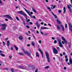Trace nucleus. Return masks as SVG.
<instances>
[{"label":"nucleus","mask_w":72,"mask_h":72,"mask_svg":"<svg viewBox=\"0 0 72 72\" xmlns=\"http://www.w3.org/2000/svg\"><path fill=\"white\" fill-rule=\"evenodd\" d=\"M0 26H2L1 27V30L3 31L6 30V27L7 26V25L6 23L2 24L0 25Z\"/></svg>","instance_id":"1"},{"label":"nucleus","mask_w":72,"mask_h":72,"mask_svg":"<svg viewBox=\"0 0 72 72\" xmlns=\"http://www.w3.org/2000/svg\"><path fill=\"white\" fill-rule=\"evenodd\" d=\"M17 13H19V14H21V15L25 17L26 19V22H27V15L26 14L24 13L22 11H20L19 12H17Z\"/></svg>","instance_id":"2"},{"label":"nucleus","mask_w":72,"mask_h":72,"mask_svg":"<svg viewBox=\"0 0 72 72\" xmlns=\"http://www.w3.org/2000/svg\"><path fill=\"white\" fill-rule=\"evenodd\" d=\"M46 54V58L47 59V61L48 62L50 63V59H49V55L48 53L46 52L45 53Z\"/></svg>","instance_id":"3"},{"label":"nucleus","mask_w":72,"mask_h":72,"mask_svg":"<svg viewBox=\"0 0 72 72\" xmlns=\"http://www.w3.org/2000/svg\"><path fill=\"white\" fill-rule=\"evenodd\" d=\"M27 13L28 14L29 16L31 17V18H35V16H32V14H33V12H27Z\"/></svg>","instance_id":"4"},{"label":"nucleus","mask_w":72,"mask_h":72,"mask_svg":"<svg viewBox=\"0 0 72 72\" xmlns=\"http://www.w3.org/2000/svg\"><path fill=\"white\" fill-rule=\"evenodd\" d=\"M3 17H7L8 19H10V20H13V18L10 16V15H5L3 16Z\"/></svg>","instance_id":"5"},{"label":"nucleus","mask_w":72,"mask_h":72,"mask_svg":"<svg viewBox=\"0 0 72 72\" xmlns=\"http://www.w3.org/2000/svg\"><path fill=\"white\" fill-rule=\"evenodd\" d=\"M53 51L54 53V54H57L58 53V50L55 49L54 48H53Z\"/></svg>","instance_id":"6"},{"label":"nucleus","mask_w":72,"mask_h":72,"mask_svg":"<svg viewBox=\"0 0 72 72\" xmlns=\"http://www.w3.org/2000/svg\"><path fill=\"white\" fill-rule=\"evenodd\" d=\"M58 43L59 44V46L60 47V48H62L63 47V45L62 44L61 42V41H60V39L58 40Z\"/></svg>","instance_id":"7"},{"label":"nucleus","mask_w":72,"mask_h":72,"mask_svg":"<svg viewBox=\"0 0 72 72\" xmlns=\"http://www.w3.org/2000/svg\"><path fill=\"white\" fill-rule=\"evenodd\" d=\"M28 67H31L32 69H35V66L32 65H29L28 66Z\"/></svg>","instance_id":"8"},{"label":"nucleus","mask_w":72,"mask_h":72,"mask_svg":"<svg viewBox=\"0 0 72 72\" xmlns=\"http://www.w3.org/2000/svg\"><path fill=\"white\" fill-rule=\"evenodd\" d=\"M69 28L70 30L71 31V32H72V25L70 23L69 24Z\"/></svg>","instance_id":"9"},{"label":"nucleus","mask_w":72,"mask_h":72,"mask_svg":"<svg viewBox=\"0 0 72 72\" xmlns=\"http://www.w3.org/2000/svg\"><path fill=\"white\" fill-rule=\"evenodd\" d=\"M62 40L64 41V43H65V44H67V41H66V40L65 39V38H64V37H62Z\"/></svg>","instance_id":"10"},{"label":"nucleus","mask_w":72,"mask_h":72,"mask_svg":"<svg viewBox=\"0 0 72 72\" xmlns=\"http://www.w3.org/2000/svg\"><path fill=\"white\" fill-rule=\"evenodd\" d=\"M21 20L23 21V23L24 25V26H26V24L25 23V22H24V18H23V17H21Z\"/></svg>","instance_id":"11"},{"label":"nucleus","mask_w":72,"mask_h":72,"mask_svg":"<svg viewBox=\"0 0 72 72\" xmlns=\"http://www.w3.org/2000/svg\"><path fill=\"white\" fill-rule=\"evenodd\" d=\"M47 29H49V28L46 27H41L40 28V30H46Z\"/></svg>","instance_id":"12"},{"label":"nucleus","mask_w":72,"mask_h":72,"mask_svg":"<svg viewBox=\"0 0 72 72\" xmlns=\"http://www.w3.org/2000/svg\"><path fill=\"white\" fill-rule=\"evenodd\" d=\"M36 57H39V58H40V55H39V54L38 52H36Z\"/></svg>","instance_id":"13"},{"label":"nucleus","mask_w":72,"mask_h":72,"mask_svg":"<svg viewBox=\"0 0 72 72\" xmlns=\"http://www.w3.org/2000/svg\"><path fill=\"white\" fill-rule=\"evenodd\" d=\"M7 45L8 46H10V42L8 40L7 42Z\"/></svg>","instance_id":"14"},{"label":"nucleus","mask_w":72,"mask_h":72,"mask_svg":"<svg viewBox=\"0 0 72 72\" xmlns=\"http://www.w3.org/2000/svg\"><path fill=\"white\" fill-rule=\"evenodd\" d=\"M27 55L28 56V57H31V53H30V52H27Z\"/></svg>","instance_id":"15"},{"label":"nucleus","mask_w":72,"mask_h":72,"mask_svg":"<svg viewBox=\"0 0 72 72\" xmlns=\"http://www.w3.org/2000/svg\"><path fill=\"white\" fill-rule=\"evenodd\" d=\"M19 40H22L23 39V37H22V36H21V35H20L19 36Z\"/></svg>","instance_id":"16"},{"label":"nucleus","mask_w":72,"mask_h":72,"mask_svg":"<svg viewBox=\"0 0 72 72\" xmlns=\"http://www.w3.org/2000/svg\"><path fill=\"white\" fill-rule=\"evenodd\" d=\"M64 12H63V14H65V12H66V7H64Z\"/></svg>","instance_id":"17"},{"label":"nucleus","mask_w":72,"mask_h":72,"mask_svg":"<svg viewBox=\"0 0 72 72\" xmlns=\"http://www.w3.org/2000/svg\"><path fill=\"white\" fill-rule=\"evenodd\" d=\"M51 13L53 14V15L54 16L55 18L56 19L57 18V15H55V14H54V13H53V12H51Z\"/></svg>","instance_id":"18"},{"label":"nucleus","mask_w":72,"mask_h":72,"mask_svg":"<svg viewBox=\"0 0 72 72\" xmlns=\"http://www.w3.org/2000/svg\"><path fill=\"white\" fill-rule=\"evenodd\" d=\"M60 26L62 28V31H64V27L63 26V25H61Z\"/></svg>","instance_id":"19"},{"label":"nucleus","mask_w":72,"mask_h":72,"mask_svg":"<svg viewBox=\"0 0 72 72\" xmlns=\"http://www.w3.org/2000/svg\"><path fill=\"white\" fill-rule=\"evenodd\" d=\"M57 23L58 24H61V22H60V21H59L58 19H57Z\"/></svg>","instance_id":"20"},{"label":"nucleus","mask_w":72,"mask_h":72,"mask_svg":"<svg viewBox=\"0 0 72 72\" xmlns=\"http://www.w3.org/2000/svg\"><path fill=\"white\" fill-rule=\"evenodd\" d=\"M14 46L15 48L16 49V50L18 51V47L15 45H14Z\"/></svg>","instance_id":"21"},{"label":"nucleus","mask_w":72,"mask_h":72,"mask_svg":"<svg viewBox=\"0 0 72 72\" xmlns=\"http://www.w3.org/2000/svg\"><path fill=\"white\" fill-rule=\"evenodd\" d=\"M38 51H39V52H40V53H42V50H41V49L39 48L38 49Z\"/></svg>","instance_id":"22"},{"label":"nucleus","mask_w":72,"mask_h":72,"mask_svg":"<svg viewBox=\"0 0 72 72\" xmlns=\"http://www.w3.org/2000/svg\"><path fill=\"white\" fill-rule=\"evenodd\" d=\"M22 50H23L24 53H25V54H27V51H24V50L23 49H22Z\"/></svg>","instance_id":"23"},{"label":"nucleus","mask_w":72,"mask_h":72,"mask_svg":"<svg viewBox=\"0 0 72 72\" xmlns=\"http://www.w3.org/2000/svg\"><path fill=\"white\" fill-rule=\"evenodd\" d=\"M32 10H33V12H34L35 13H37V12L36 11V10H35V9H34V8H32Z\"/></svg>","instance_id":"24"},{"label":"nucleus","mask_w":72,"mask_h":72,"mask_svg":"<svg viewBox=\"0 0 72 72\" xmlns=\"http://www.w3.org/2000/svg\"><path fill=\"white\" fill-rule=\"evenodd\" d=\"M20 67L21 68V69H25V68H24V67L20 66Z\"/></svg>","instance_id":"25"},{"label":"nucleus","mask_w":72,"mask_h":72,"mask_svg":"<svg viewBox=\"0 0 72 72\" xmlns=\"http://www.w3.org/2000/svg\"><path fill=\"white\" fill-rule=\"evenodd\" d=\"M69 62L70 64H72V60L71 59H69Z\"/></svg>","instance_id":"26"},{"label":"nucleus","mask_w":72,"mask_h":72,"mask_svg":"<svg viewBox=\"0 0 72 72\" xmlns=\"http://www.w3.org/2000/svg\"><path fill=\"white\" fill-rule=\"evenodd\" d=\"M18 54L20 55H24V54L22 53H19Z\"/></svg>","instance_id":"27"},{"label":"nucleus","mask_w":72,"mask_h":72,"mask_svg":"<svg viewBox=\"0 0 72 72\" xmlns=\"http://www.w3.org/2000/svg\"><path fill=\"white\" fill-rule=\"evenodd\" d=\"M57 28L58 30H60V28L58 25L57 26Z\"/></svg>","instance_id":"28"},{"label":"nucleus","mask_w":72,"mask_h":72,"mask_svg":"<svg viewBox=\"0 0 72 72\" xmlns=\"http://www.w3.org/2000/svg\"><path fill=\"white\" fill-rule=\"evenodd\" d=\"M0 55L2 56V57H5V55H4L3 53H0Z\"/></svg>","instance_id":"29"},{"label":"nucleus","mask_w":72,"mask_h":72,"mask_svg":"<svg viewBox=\"0 0 72 72\" xmlns=\"http://www.w3.org/2000/svg\"><path fill=\"white\" fill-rule=\"evenodd\" d=\"M47 8L48 9V10H49L50 12H51V9H50V8L49 7H47Z\"/></svg>","instance_id":"30"},{"label":"nucleus","mask_w":72,"mask_h":72,"mask_svg":"<svg viewBox=\"0 0 72 72\" xmlns=\"http://www.w3.org/2000/svg\"><path fill=\"white\" fill-rule=\"evenodd\" d=\"M14 68H11V71L12 72H14Z\"/></svg>","instance_id":"31"},{"label":"nucleus","mask_w":72,"mask_h":72,"mask_svg":"<svg viewBox=\"0 0 72 72\" xmlns=\"http://www.w3.org/2000/svg\"><path fill=\"white\" fill-rule=\"evenodd\" d=\"M68 8L69 9H71V8L70 7L69 5H68Z\"/></svg>","instance_id":"32"},{"label":"nucleus","mask_w":72,"mask_h":72,"mask_svg":"<svg viewBox=\"0 0 72 72\" xmlns=\"http://www.w3.org/2000/svg\"><path fill=\"white\" fill-rule=\"evenodd\" d=\"M68 8L69 9H71V8L70 7L69 5H68Z\"/></svg>","instance_id":"33"},{"label":"nucleus","mask_w":72,"mask_h":72,"mask_svg":"<svg viewBox=\"0 0 72 72\" xmlns=\"http://www.w3.org/2000/svg\"><path fill=\"white\" fill-rule=\"evenodd\" d=\"M32 46H34L35 45V44L33 42H32Z\"/></svg>","instance_id":"34"},{"label":"nucleus","mask_w":72,"mask_h":72,"mask_svg":"<svg viewBox=\"0 0 72 72\" xmlns=\"http://www.w3.org/2000/svg\"><path fill=\"white\" fill-rule=\"evenodd\" d=\"M49 68V66H47L45 68V69H47V68Z\"/></svg>","instance_id":"35"},{"label":"nucleus","mask_w":72,"mask_h":72,"mask_svg":"<svg viewBox=\"0 0 72 72\" xmlns=\"http://www.w3.org/2000/svg\"><path fill=\"white\" fill-rule=\"evenodd\" d=\"M29 23L30 24H31V25H32V24H33V23L32 22H29Z\"/></svg>","instance_id":"36"},{"label":"nucleus","mask_w":72,"mask_h":72,"mask_svg":"<svg viewBox=\"0 0 72 72\" xmlns=\"http://www.w3.org/2000/svg\"><path fill=\"white\" fill-rule=\"evenodd\" d=\"M55 8V6H53V8H52V7H51V9H54V8Z\"/></svg>","instance_id":"37"},{"label":"nucleus","mask_w":72,"mask_h":72,"mask_svg":"<svg viewBox=\"0 0 72 72\" xmlns=\"http://www.w3.org/2000/svg\"><path fill=\"white\" fill-rule=\"evenodd\" d=\"M41 55H42V57L44 58V55H43V53H41Z\"/></svg>","instance_id":"38"},{"label":"nucleus","mask_w":72,"mask_h":72,"mask_svg":"<svg viewBox=\"0 0 72 72\" xmlns=\"http://www.w3.org/2000/svg\"><path fill=\"white\" fill-rule=\"evenodd\" d=\"M57 40H55L54 41V43L55 44H56V43H57Z\"/></svg>","instance_id":"39"},{"label":"nucleus","mask_w":72,"mask_h":72,"mask_svg":"<svg viewBox=\"0 0 72 72\" xmlns=\"http://www.w3.org/2000/svg\"><path fill=\"white\" fill-rule=\"evenodd\" d=\"M16 18L17 21H19V18H18V17H16Z\"/></svg>","instance_id":"40"},{"label":"nucleus","mask_w":72,"mask_h":72,"mask_svg":"<svg viewBox=\"0 0 72 72\" xmlns=\"http://www.w3.org/2000/svg\"><path fill=\"white\" fill-rule=\"evenodd\" d=\"M40 24H39L37 25V27L38 28H40Z\"/></svg>","instance_id":"41"},{"label":"nucleus","mask_w":72,"mask_h":72,"mask_svg":"<svg viewBox=\"0 0 72 72\" xmlns=\"http://www.w3.org/2000/svg\"><path fill=\"white\" fill-rule=\"evenodd\" d=\"M69 10L70 13H72V9L71 8L69 9Z\"/></svg>","instance_id":"42"},{"label":"nucleus","mask_w":72,"mask_h":72,"mask_svg":"<svg viewBox=\"0 0 72 72\" xmlns=\"http://www.w3.org/2000/svg\"><path fill=\"white\" fill-rule=\"evenodd\" d=\"M24 9L25 10L26 12L27 13V9H26V8H24Z\"/></svg>","instance_id":"43"},{"label":"nucleus","mask_w":72,"mask_h":72,"mask_svg":"<svg viewBox=\"0 0 72 72\" xmlns=\"http://www.w3.org/2000/svg\"><path fill=\"white\" fill-rule=\"evenodd\" d=\"M65 28H67V24H65Z\"/></svg>","instance_id":"44"},{"label":"nucleus","mask_w":72,"mask_h":72,"mask_svg":"<svg viewBox=\"0 0 72 72\" xmlns=\"http://www.w3.org/2000/svg\"><path fill=\"white\" fill-rule=\"evenodd\" d=\"M39 23V22H37L35 23L36 25H38V24Z\"/></svg>","instance_id":"45"},{"label":"nucleus","mask_w":72,"mask_h":72,"mask_svg":"<svg viewBox=\"0 0 72 72\" xmlns=\"http://www.w3.org/2000/svg\"><path fill=\"white\" fill-rule=\"evenodd\" d=\"M65 60H66V62H68V58H66L65 59Z\"/></svg>","instance_id":"46"},{"label":"nucleus","mask_w":72,"mask_h":72,"mask_svg":"<svg viewBox=\"0 0 72 72\" xmlns=\"http://www.w3.org/2000/svg\"><path fill=\"white\" fill-rule=\"evenodd\" d=\"M38 42L39 43H40V44H41V40H40Z\"/></svg>","instance_id":"47"},{"label":"nucleus","mask_w":72,"mask_h":72,"mask_svg":"<svg viewBox=\"0 0 72 72\" xmlns=\"http://www.w3.org/2000/svg\"><path fill=\"white\" fill-rule=\"evenodd\" d=\"M58 13H61L62 12V11L61 10H59L58 11Z\"/></svg>","instance_id":"48"},{"label":"nucleus","mask_w":72,"mask_h":72,"mask_svg":"<svg viewBox=\"0 0 72 72\" xmlns=\"http://www.w3.org/2000/svg\"><path fill=\"white\" fill-rule=\"evenodd\" d=\"M37 71H38V69L37 68L35 70V72H37Z\"/></svg>","instance_id":"49"},{"label":"nucleus","mask_w":72,"mask_h":72,"mask_svg":"<svg viewBox=\"0 0 72 72\" xmlns=\"http://www.w3.org/2000/svg\"><path fill=\"white\" fill-rule=\"evenodd\" d=\"M44 36H47V35H48V34L47 33H45L44 34Z\"/></svg>","instance_id":"50"},{"label":"nucleus","mask_w":72,"mask_h":72,"mask_svg":"<svg viewBox=\"0 0 72 72\" xmlns=\"http://www.w3.org/2000/svg\"><path fill=\"white\" fill-rule=\"evenodd\" d=\"M71 45L70 44L69 45V48H71Z\"/></svg>","instance_id":"51"},{"label":"nucleus","mask_w":72,"mask_h":72,"mask_svg":"<svg viewBox=\"0 0 72 72\" xmlns=\"http://www.w3.org/2000/svg\"><path fill=\"white\" fill-rule=\"evenodd\" d=\"M65 58H68V56H67V55H66L65 56Z\"/></svg>","instance_id":"52"},{"label":"nucleus","mask_w":72,"mask_h":72,"mask_svg":"<svg viewBox=\"0 0 72 72\" xmlns=\"http://www.w3.org/2000/svg\"><path fill=\"white\" fill-rule=\"evenodd\" d=\"M3 46H5V42H3Z\"/></svg>","instance_id":"53"},{"label":"nucleus","mask_w":72,"mask_h":72,"mask_svg":"<svg viewBox=\"0 0 72 72\" xmlns=\"http://www.w3.org/2000/svg\"><path fill=\"white\" fill-rule=\"evenodd\" d=\"M10 49L11 50H13V48L12 47Z\"/></svg>","instance_id":"54"},{"label":"nucleus","mask_w":72,"mask_h":72,"mask_svg":"<svg viewBox=\"0 0 72 72\" xmlns=\"http://www.w3.org/2000/svg\"><path fill=\"white\" fill-rule=\"evenodd\" d=\"M64 69L65 70H66V69H67V68H66V67H64Z\"/></svg>","instance_id":"55"},{"label":"nucleus","mask_w":72,"mask_h":72,"mask_svg":"<svg viewBox=\"0 0 72 72\" xmlns=\"http://www.w3.org/2000/svg\"><path fill=\"white\" fill-rule=\"evenodd\" d=\"M40 33L42 35H44V33L41 31H40Z\"/></svg>","instance_id":"56"},{"label":"nucleus","mask_w":72,"mask_h":72,"mask_svg":"<svg viewBox=\"0 0 72 72\" xmlns=\"http://www.w3.org/2000/svg\"><path fill=\"white\" fill-rule=\"evenodd\" d=\"M51 39L52 40H55V38L54 37H52Z\"/></svg>","instance_id":"57"},{"label":"nucleus","mask_w":72,"mask_h":72,"mask_svg":"<svg viewBox=\"0 0 72 72\" xmlns=\"http://www.w3.org/2000/svg\"><path fill=\"white\" fill-rule=\"evenodd\" d=\"M57 50H59V49H60V48L59 47H57Z\"/></svg>","instance_id":"58"},{"label":"nucleus","mask_w":72,"mask_h":72,"mask_svg":"<svg viewBox=\"0 0 72 72\" xmlns=\"http://www.w3.org/2000/svg\"><path fill=\"white\" fill-rule=\"evenodd\" d=\"M9 58L10 59H11L12 58V56H9Z\"/></svg>","instance_id":"59"},{"label":"nucleus","mask_w":72,"mask_h":72,"mask_svg":"<svg viewBox=\"0 0 72 72\" xmlns=\"http://www.w3.org/2000/svg\"><path fill=\"white\" fill-rule=\"evenodd\" d=\"M5 21H8V19H5Z\"/></svg>","instance_id":"60"},{"label":"nucleus","mask_w":72,"mask_h":72,"mask_svg":"<svg viewBox=\"0 0 72 72\" xmlns=\"http://www.w3.org/2000/svg\"><path fill=\"white\" fill-rule=\"evenodd\" d=\"M63 55H66V53H65V52H64V53H63Z\"/></svg>","instance_id":"61"},{"label":"nucleus","mask_w":72,"mask_h":72,"mask_svg":"<svg viewBox=\"0 0 72 72\" xmlns=\"http://www.w3.org/2000/svg\"><path fill=\"white\" fill-rule=\"evenodd\" d=\"M30 21V19H28V20H27V22H29Z\"/></svg>","instance_id":"62"},{"label":"nucleus","mask_w":72,"mask_h":72,"mask_svg":"<svg viewBox=\"0 0 72 72\" xmlns=\"http://www.w3.org/2000/svg\"><path fill=\"white\" fill-rule=\"evenodd\" d=\"M19 8V7L18 6H17L16 7V9H18Z\"/></svg>","instance_id":"63"},{"label":"nucleus","mask_w":72,"mask_h":72,"mask_svg":"<svg viewBox=\"0 0 72 72\" xmlns=\"http://www.w3.org/2000/svg\"><path fill=\"white\" fill-rule=\"evenodd\" d=\"M60 55L61 57H62V56H63V55H62V53H60Z\"/></svg>","instance_id":"64"}]
</instances>
